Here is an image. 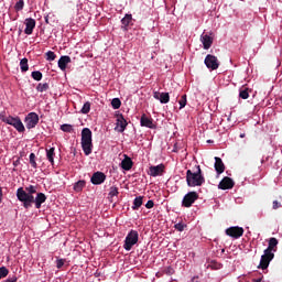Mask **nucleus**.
<instances>
[{"instance_id":"nucleus-1","label":"nucleus","mask_w":282,"mask_h":282,"mask_svg":"<svg viewBox=\"0 0 282 282\" xmlns=\"http://www.w3.org/2000/svg\"><path fill=\"white\" fill-rule=\"evenodd\" d=\"M34 193H36V186L30 185L23 189V187L18 188L17 197L19 202H22L24 208H32L34 204Z\"/></svg>"},{"instance_id":"nucleus-2","label":"nucleus","mask_w":282,"mask_h":282,"mask_svg":"<svg viewBox=\"0 0 282 282\" xmlns=\"http://www.w3.org/2000/svg\"><path fill=\"white\" fill-rule=\"evenodd\" d=\"M186 183L187 186L195 188V186H202L206 183V178H204V174H202V167L199 165H195L194 170L186 171Z\"/></svg>"},{"instance_id":"nucleus-3","label":"nucleus","mask_w":282,"mask_h":282,"mask_svg":"<svg viewBox=\"0 0 282 282\" xmlns=\"http://www.w3.org/2000/svg\"><path fill=\"white\" fill-rule=\"evenodd\" d=\"M279 246V240L276 238H270L269 239V246L264 250V254L261 256L260 264L258 268H261V270H267L268 265H270V261L274 259V253L272 250Z\"/></svg>"},{"instance_id":"nucleus-4","label":"nucleus","mask_w":282,"mask_h":282,"mask_svg":"<svg viewBox=\"0 0 282 282\" xmlns=\"http://www.w3.org/2000/svg\"><path fill=\"white\" fill-rule=\"evenodd\" d=\"M82 149L85 155H91L94 151V143L91 139V130L89 128H84L82 130Z\"/></svg>"},{"instance_id":"nucleus-5","label":"nucleus","mask_w":282,"mask_h":282,"mask_svg":"<svg viewBox=\"0 0 282 282\" xmlns=\"http://www.w3.org/2000/svg\"><path fill=\"white\" fill-rule=\"evenodd\" d=\"M2 120L6 122V124H10L11 127L15 128L18 133L25 132V126H23V121H21V118L9 116L3 118Z\"/></svg>"},{"instance_id":"nucleus-6","label":"nucleus","mask_w":282,"mask_h":282,"mask_svg":"<svg viewBox=\"0 0 282 282\" xmlns=\"http://www.w3.org/2000/svg\"><path fill=\"white\" fill-rule=\"evenodd\" d=\"M138 239H139L138 231L130 230V232L127 235L124 240V245H123L124 250L129 252V250H131V248H133L135 243H138Z\"/></svg>"},{"instance_id":"nucleus-7","label":"nucleus","mask_w":282,"mask_h":282,"mask_svg":"<svg viewBox=\"0 0 282 282\" xmlns=\"http://www.w3.org/2000/svg\"><path fill=\"white\" fill-rule=\"evenodd\" d=\"M197 199H199V194H197V192H189L183 197L182 206L191 208Z\"/></svg>"},{"instance_id":"nucleus-8","label":"nucleus","mask_w":282,"mask_h":282,"mask_svg":"<svg viewBox=\"0 0 282 282\" xmlns=\"http://www.w3.org/2000/svg\"><path fill=\"white\" fill-rule=\"evenodd\" d=\"M207 69H212V72H215V69H219V59H217V56L208 54L205 57L204 61Z\"/></svg>"},{"instance_id":"nucleus-9","label":"nucleus","mask_w":282,"mask_h":282,"mask_svg":"<svg viewBox=\"0 0 282 282\" xmlns=\"http://www.w3.org/2000/svg\"><path fill=\"white\" fill-rule=\"evenodd\" d=\"M24 122L26 124V129H34V127L39 124V115L36 112H30L25 117Z\"/></svg>"},{"instance_id":"nucleus-10","label":"nucleus","mask_w":282,"mask_h":282,"mask_svg":"<svg viewBox=\"0 0 282 282\" xmlns=\"http://www.w3.org/2000/svg\"><path fill=\"white\" fill-rule=\"evenodd\" d=\"M127 124L129 123L127 122V119H124V116L118 115L115 131H118V133H124Z\"/></svg>"},{"instance_id":"nucleus-11","label":"nucleus","mask_w":282,"mask_h":282,"mask_svg":"<svg viewBox=\"0 0 282 282\" xmlns=\"http://www.w3.org/2000/svg\"><path fill=\"white\" fill-rule=\"evenodd\" d=\"M226 235L232 237V239H239V237H243V229L241 227H229L226 229Z\"/></svg>"},{"instance_id":"nucleus-12","label":"nucleus","mask_w":282,"mask_h":282,"mask_svg":"<svg viewBox=\"0 0 282 282\" xmlns=\"http://www.w3.org/2000/svg\"><path fill=\"white\" fill-rule=\"evenodd\" d=\"M24 34H28V36H30V34H32V32H34V29L36 28V20L32 18H26L24 20Z\"/></svg>"},{"instance_id":"nucleus-13","label":"nucleus","mask_w":282,"mask_h":282,"mask_svg":"<svg viewBox=\"0 0 282 282\" xmlns=\"http://www.w3.org/2000/svg\"><path fill=\"white\" fill-rule=\"evenodd\" d=\"M162 173H164V164L152 165L148 171V175H150V177H158L162 175Z\"/></svg>"},{"instance_id":"nucleus-14","label":"nucleus","mask_w":282,"mask_h":282,"mask_svg":"<svg viewBox=\"0 0 282 282\" xmlns=\"http://www.w3.org/2000/svg\"><path fill=\"white\" fill-rule=\"evenodd\" d=\"M234 186H235V181H232V178L228 176L224 177L218 184V188H220V191H228Z\"/></svg>"},{"instance_id":"nucleus-15","label":"nucleus","mask_w":282,"mask_h":282,"mask_svg":"<svg viewBox=\"0 0 282 282\" xmlns=\"http://www.w3.org/2000/svg\"><path fill=\"white\" fill-rule=\"evenodd\" d=\"M107 180V176L102 172H96L93 174L90 182L91 184H95L98 186L99 184H102Z\"/></svg>"},{"instance_id":"nucleus-16","label":"nucleus","mask_w":282,"mask_h":282,"mask_svg":"<svg viewBox=\"0 0 282 282\" xmlns=\"http://www.w3.org/2000/svg\"><path fill=\"white\" fill-rule=\"evenodd\" d=\"M153 98H155V100H160L161 105H166L169 104V100H171V96H169V93L154 91Z\"/></svg>"},{"instance_id":"nucleus-17","label":"nucleus","mask_w":282,"mask_h":282,"mask_svg":"<svg viewBox=\"0 0 282 282\" xmlns=\"http://www.w3.org/2000/svg\"><path fill=\"white\" fill-rule=\"evenodd\" d=\"M200 43H203L204 50H210L213 47V37L207 33L200 35Z\"/></svg>"},{"instance_id":"nucleus-18","label":"nucleus","mask_w":282,"mask_h":282,"mask_svg":"<svg viewBox=\"0 0 282 282\" xmlns=\"http://www.w3.org/2000/svg\"><path fill=\"white\" fill-rule=\"evenodd\" d=\"M141 127H147L148 129H155V124L153 123V119L147 117V115H142L140 119Z\"/></svg>"},{"instance_id":"nucleus-19","label":"nucleus","mask_w":282,"mask_h":282,"mask_svg":"<svg viewBox=\"0 0 282 282\" xmlns=\"http://www.w3.org/2000/svg\"><path fill=\"white\" fill-rule=\"evenodd\" d=\"M69 63H72V57L64 55V56H61L57 65H58L59 69H62V72H65V69H67V65H69Z\"/></svg>"},{"instance_id":"nucleus-20","label":"nucleus","mask_w":282,"mask_h":282,"mask_svg":"<svg viewBox=\"0 0 282 282\" xmlns=\"http://www.w3.org/2000/svg\"><path fill=\"white\" fill-rule=\"evenodd\" d=\"M215 171L216 173H218V175H221V173H224V171H226V165H224V161H221V158L216 156L215 158Z\"/></svg>"},{"instance_id":"nucleus-21","label":"nucleus","mask_w":282,"mask_h":282,"mask_svg":"<svg viewBox=\"0 0 282 282\" xmlns=\"http://www.w3.org/2000/svg\"><path fill=\"white\" fill-rule=\"evenodd\" d=\"M47 196L43 193H37L36 197L33 198V204H35V208H41V205L45 204Z\"/></svg>"},{"instance_id":"nucleus-22","label":"nucleus","mask_w":282,"mask_h":282,"mask_svg":"<svg viewBox=\"0 0 282 282\" xmlns=\"http://www.w3.org/2000/svg\"><path fill=\"white\" fill-rule=\"evenodd\" d=\"M121 169H123V171H131V169H133V161L131 158L124 155V159L121 161Z\"/></svg>"},{"instance_id":"nucleus-23","label":"nucleus","mask_w":282,"mask_h":282,"mask_svg":"<svg viewBox=\"0 0 282 282\" xmlns=\"http://www.w3.org/2000/svg\"><path fill=\"white\" fill-rule=\"evenodd\" d=\"M54 151H56L55 148L46 149V160H48V162H50V164H52V166H54V158L56 155V153Z\"/></svg>"},{"instance_id":"nucleus-24","label":"nucleus","mask_w":282,"mask_h":282,"mask_svg":"<svg viewBox=\"0 0 282 282\" xmlns=\"http://www.w3.org/2000/svg\"><path fill=\"white\" fill-rule=\"evenodd\" d=\"M144 196H138L133 199L132 210H140V207L143 204Z\"/></svg>"},{"instance_id":"nucleus-25","label":"nucleus","mask_w":282,"mask_h":282,"mask_svg":"<svg viewBox=\"0 0 282 282\" xmlns=\"http://www.w3.org/2000/svg\"><path fill=\"white\" fill-rule=\"evenodd\" d=\"M131 21H133V15L131 14H126L124 18L121 19V23L126 30L129 28V23H131Z\"/></svg>"},{"instance_id":"nucleus-26","label":"nucleus","mask_w":282,"mask_h":282,"mask_svg":"<svg viewBox=\"0 0 282 282\" xmlns=\"http://www.w3.org/2000/svg\"><path fill=\"white\" fill-rule=\"evenodd\" d=\"M20 69L23 73H25V72H28V69H30V66L28 65V58L24 57L20 61Z\"/></svg>"},{"instance_id":"nucleus-27","label":"nucleus","mask_w":282,"mask_h":282,"mask_svg":"<svg viewBox=\"0 0 282 282\" xmlns=\"http://www.w3.org/2000/svg\"><path fill=\"white\" fill-rule=\"evenodd\" d=\"M74 191L76 193H80V191H83V188H85V181H78L74 184Z\"/></svg>"},{"instance_id":"nucleus-28","label":"nucleus","mask_w":282,"mask_h":282,"mask_svg":"<svg viewBox=\"0 0 282 282\" xmlns=\"http://www.w3.org/2000/svg\"><path fill=\"white\" fill-rule=\"evenodd\" d=\"M33 80H42L43 79V73L41 70H34L31 73Z\"/></svg>"},{"instance_id":"nucleus-29","label":"nucleus","mask_w":282,"mask_h":282,"mask_svg":"<svg viewBox=\"0 0 282 282\" xmlns=\"http://www.w3.org/2000/svg\"><path fill=\"white\" fill-rule=\"evenodd\" d=\"M47 89H50V84H47V83L39 84L36 86V90L40 93L47 91Z\"/></svg>"},{"instance_id":"nucleus-30","label":"nucleus","mask_w":282,"mask_h":282,"mask_svg":"<svg viewBox=\"0 0 282 282\" xmlns=\"http://www.w3.org/2000/svg\"><path fill=\"white\" fill-rule=\"evenodd\" d=\"M91 111V104L86 101L80 110L82 113H89Z\"/></svg>"},{"instance_id":"nucleus-31","label":"nucleus","mask_w":282,"mask_h":282,"mask_svg":"<svg viewBox=\"0 0 282 282\" xmlns=\"http://www.w3.org/2000/svg\"><path fill=\"white\" fill-rule=\"evenodd\" d=\"M8 274H10V270H8L6 267H0V281L1 279H6Z\"/></svg>"},{"instance_id":"nucleus-32","label":"nucleus","mask_w":282,"mask_h":282,"mask_svg":"<svg viewBox=\"0 0 282 282\" xmlns=\"http://www.w3.org/2000/svg\"><path fill=\"white\" fill-rule=\"evenodd\" d=\"M61 129L64 131V133H72L74 131V128L72 124L64 123L61 126Z\"/></svg>"},{"instance_id":"nucleus-33","label":"nucleus","mask_w":282,"mask_h":282,"mask_svg":"<svg viewBox=\"0 0 282 282\" xmlns=\"http://www.w3.org/2000/svg\"><path fill=\"white\" fill-rule=\"evenodd\" d=\"M111 105L113 109H120V107L122 106V101H120L119 98H113Z\"/></svg>"},{"instance_id":"nucleus-34","label":"nucleus","mask_w":282,"mask_h":282,"mask_svg":"<svg viewBox=\"0 0 282 282\" xmlns=\"http://www.w3.org/2000/svg\"><path fill=\"white\" fill-rule=\"evenodd\" d=\"M30 160V164L33 169H36L37 164H36V154L31 153L29 156Z\"/></svg>"},{"instance_id":"nucleus-35","label":"nucleus","mask_w":282,"mask_h":282,"mask_svg":"<svg viewBox=\"0 0 282 282\" xmlns=\"http://www.w3.org/2000/svg\"><path fill=\"white\" fill-rule=\"evenodd\" d=\"M239 98L242 100H248L250 98V94L248 93V89L240 90Z\"/></svg>"},{"instance_id":"nucleus-36","label":"nucleus","mask_w":282,"mask_h":282,"mask_svg":"<svg viewBox=\"0 0 282 282\" xmlns=\"http://www.w3.org/2000/svg\"><path fill=\"white\" fill-rule=\"evenodd\" d=\"M25 6V2L23 0H19L15 6H14V9L17 10V12H21V10H23Z\"/></svg>"},{"instance_id":"nucleus-37","label":"nucleus","mask_w":282,"mask_h":282,"mask_svg":"<svg viewBox=\"0 0 282 282\" xmlns=\"http://www.w3.org/2000/svg\"><path fill=\"white\" fill-rule=\"evenodd\" d=\"M45 56H46V61H51V62L56 61V53H54L53 51L46 52Z\"/></svg>"},{"instance_id":"nucleus-38","label":"nucleus","mask_w":282,"mask_h":282,"mask_svg":"<svg viewBox=\"0 0 282 282\" xmlns=\"http://www.w3.org/2000/svg\"><path fill=\"white\" fill-rule=\"evenodd\" d=\"M118 193H119L118 187L111 186L110 191H109V197H111V198L117 197Z\"/></svg>"},{"instance_id":"nucleus-39","label":"nucleus","mask_w":282,"mask_h":282,"mask_svg":"<svg viewBox=\"0 0 282 282\" xmlns=\"http://www.w3.org/2000/svg\"><path fill=\"white\" fill-rule=\"evenodd\" d=\"M175 230H178V232H184V228H186V225L183 223H177L174 225Z\"/></svg>"},{"instance_id":"nucleus-40","label":"nucleus","mask_w":282,"mask_h":282,"mask_svg":"<svg viewBox=\"0 0 282 282\" xmlns=\"http://www.w3.org/2000/svg\"><path fill=\"white\" fill-rule=\"evenodd\" d=\"M180 109H184L186 107V95H183L182 98L178 101Z\"/></svg>"},{"instance_id":"nucleus-41","label":"nucleus","mask_w":282,"mask_h":282,"mask_svg":"<svg viewBox=\"0 0 282 282\" xmlns=\"http://www.w3.org/2000/svg\"><path fill=\"white\" fill-rule=\"evenodd\" d=\"M272 208H273V210H279V208H281V202L273 200Z\"/></svg>"},{"instance_id":"nucleus-42","label":"nucleus","mask_w":282,"mask_h":282,"mask_svg":"<svg viewBox=\"0 0 282 282\" xmlns=\"http://www.w3.org/2000/svg\"><path fill=\"white\" fill-rule=\"evenodd\" d=\"M63 265H65V261L63 259H59L56 261V268H58V270H61V268H63Z\"/></svg>"},{"instance_id":"nucleus-43","label":"nucleus","mask_w":282,"mask_h":282,"mask_svg":"<svg viewBox=\"0 0 282 282\" xmlns=\"http://www.w3.org/2000/svg\"><path fill=\"white\" fill-rule=\"evenodd\" d=\"M153 206H155V203L153 200H148L147 204H145V208H153Z\"/></svg>"},{"instance_id":"nucleus-44","label":"nucleus","mask_w":282,"mask_h":282,"mask_svg":"<svg viewBox=\"0 0 282 282\" xmlns=\"http://www.w3.org/2000/svg\"><path fill=\"white\" fill-rule=\"evenodd\" d=\"M3 200V189L0 187V204Z\"/></svg>"},{"instance_id":"nucleus-45","label":"nucleus","mask_w":282,"mask_h":282,"mask_svg":"<svg viewBox=\"0 0 282 282\" xmlns=\"http://www.w3.org/2000/svg\"><path fill=\"white\" fill-rule=\"evenodd\" d=\"M261 281H262V279H261V278H259V279L254 280V282H261Z\"/></svg>"},{"instance_id":"nucleus-46","label":"nucleus","mask_w":282,"mask_h":282,"mask_svg":"<svg viewBox=\"0 0 282 282\" xmlns=\"http://www.w3.org/2000/svg\"><path fill=\"white\" fill-rule=\"evenodd\" d=\"M240 138H246V133H241V134H240Z\"/></svg>"},{"instance_id":"nucleus-47","label":"nucleus","mask_w":282,"mask_h":282,"mask_svg":"<svg viewBox=\"0 0 282 282\" xmlns=\"http://www.w3.org/2000/svg\"><path fill=\"white\" fill-rule=\"evenodd\" d=\"M45 22H46V23H48V20H47V18H45Z\"/></svg>"}]
</instances>
